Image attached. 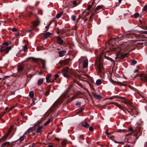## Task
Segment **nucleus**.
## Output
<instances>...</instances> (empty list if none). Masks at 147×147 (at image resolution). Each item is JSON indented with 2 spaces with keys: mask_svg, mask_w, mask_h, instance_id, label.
Here are the masks:
<instances>
[{
  "mask_svg": "<svg viewBox=\"0 0 147 147\" xmlns=\"http://www.w3.org/2000/svg\"><path fill=\"white\" fill-rule=\"evenodd\" d=\"M91 6L90 5H89L88 6L87 8V9H90L91 8Z\"/></svg>",
  "mask_w": 147,
  "mask_h": 147,
  "instance_id": "3",
  "label": "nucleus"
},
{
  "mask_svg": "<svg viewBox=\"0 0 147 147\" xmlns=\"http://www.w3.org/2000/svg\"><path fill=\"white\" fill-rule=\"evenodd\" d=\"M71 5H73L74 7L76 6L79 3H77L76 1L74 0L71 2Z\"/></svg>",
  "mask_w": 147,
  "mask_h": 147,
  "instance_id": "1",
  "label": "nucleus"
},
{
  "mask_svg": "<svg viewBox=\"0 0 147 147\" xmlns=\"http://www.w3.org/2000/svg\"><path fill=\"white\" fill-rule=\"evenodd\" d=\"M122 0H119V3H120L121 2Z\"/></svg>",
  "mask_w": 147,
  "mask_h": 147,
  "instance_id": "6",
  "label": "nucleus"
},
{
  "mask_svg": "<svg viewBox=\"0 0 147 147\" xmlns=\"http://www.w3.org/2000/svg\"><path fill=\"white\" fill-rule=\"evenodd\" d=\"M103 8V6L102 5H98L96 8L95 9H102Z\"/></svg>",
  "mask_w": 147,
  "mask_h": 147,
  "instance_id": "2",
  "label": "nucleus"
},
{
  "mask_svg": "<svg viewBox=\"0 0 147 147\" xmlns=\"http://www.w3.org/2000/svg\"><path fill=\"white\" fill-rule=\"evenodd\" d=\"M143 9H147V5L144 6Z\"/></svg>",
  "mask_w": 147,
  "mask_h": 147,
  "instance_id": "4",
  "label": "nucleus"
},
{
  "mask_svg": "<svg viewBox=\"0 0 147 147\" xmlns=\"http://www.w3.org/2000/svg\"><path fill=\"white\" fill-rule=\"evenodd\" d=\"M39 3H40V1H36V3L37 4V5L39 4Z\"/></svg>",
  "mask_w": 147,
  "mask_h": 147,
  "instance_id": "5",
  "label": "nucleus"
}]
</instances>
